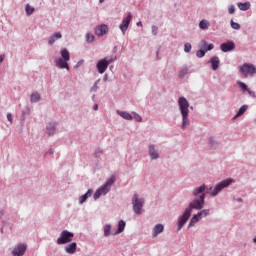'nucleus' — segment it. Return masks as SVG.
Returning a JSON list of instances; mask_svg holds the SVG:
<instances>
[{"instance_id": "obj_1", "label": "nucleus", "mask_w": 256, "mask_h": 256, "mask_svg": "<svg viewBox=\"0 0 256 256\" xmlns=\"http://www.w3.org/2000/svg\"><path fill=\"white\" fill-rule=\"evenodd\" d=\"M204 205H205V194L202 193L200 195L199 199H196L190 203L189 207L186 208L182 217L179 218L178 231H181V229H183V226L185 225V223H187V221H189V217H191L192 209L200 210V209H203Z\"/></svg>"}, {"instance_id": "obj_2", "label": "nucleus", "mask_w": 256, "mask_h": 256, "mask_svg": "<svg viewBox=\"0 0 256 256\" xmlns=\"http://www.w3.org/2000/svg\"><path fill=\"white\" fill-rule=\"evenodd\" d=\"M178 105L182 115V129H185L189 125V101L185 97H180Z\"/></svg>"}, {"instance_id": "obj_3", "label": "nucleus", "mask_w": 256, "mask_h": 256, "mask_svg": "<svg viewBox=\"0 0 256 256\" xmlns=\"http://www.w3.org/2000/svg\"><path fill=\"white\" fill-rule=\"evenodd\" d=\"M60 55L62 58L55 59L56 67H58L59 69H67V71H69V63H67L71 59V54L69 53V50H67L66 48L62 49L60 51Z\"/></svg>"}, {"instance_id": "obj_4", "label": "nucleus", "mask_w": 256, "mask_h": 256, "mask_svg": "<svg viewBox=\"0 0 256 256\" xmlns=\"http://www.w3.org/2000/svg\"><path fill=\"white\" fill-rule=\"evenodd\" d=\"M115 183V176H111L104 185H102L94 194V199L97 200L101 195H105L108 191H111V185Z\"/></svg>"}, {"instance_id": "obj_5", "label": "nucleus", "mask_w": 256, "mask_h": 256, "mask_svg": "<svg viewBox=\"0 0 256 256\" xmlns=\"http://www.w3.org/2000/svg\"><path fill=\"white\" fill-rule=\"evenodd\" d=\"M231 183H233V179H231V178L224 180V181L218 183L215 187H210L208 193H210V195H212V197H215V196L219 195V193H221V191H223V189H225V187H229V185H231Z\"/></svg>"}, {"instance_id": "obj_6", "label": "nucleus", "mask_w": 256, "mask_h": 256, "mask_svg": "<svg viewBox=\"0 0 256 256\" xmlns=\"http://www.w3.org/2000/svg\"><path fill=\"white\" fill-rule=\"evenodd\" d=\"M145 203V200L143 198H139L138 194H134L132 198V205H133V211L137 215H141L143 213V204Z\"/></svg>"}, {"instance_id": "obj_7", "label": "nucleus", "mask_w": 256, "mask_h": 256, "mask_svg": "<svg viewBox=\"0 0 256 256\" xmlns=\"http://www.w3.org/2000/svg\"><path fill=\"white\" fill-rule=\"evenodd\" d=\"M73 237H75V234L73 232L64 230L61 232L60 237L57 239V244L65 245L67 243H71V241H73Z\"/></svg>"}, {"instance_id": "obj_8", "label": "nucleus", "mask_w": 256, "mask_h": 256, "mask_svg": "<svg viewBox=\"0 0 256 256\" xmlns=\"http://www.w3.org/2000/svg\"><path fill=\"white\" fill-rule=\"evenodd\" d=\"M115 59L117 58H103L100 61H98L97 63L98 73L103 75V73L107 71V68L109 67V65H111V63H113V61H115Z\"/></svg>"}, {"instance_id": "obj_9", "label": "nucleus", "mask_w": 256, "mask_h": 256, "mask_svg": "<svg viewBox=\"0 0 256 256\" xmlns=\"http://www.w3.org/2000/svg\"><path fill=\"white\" fill-rule=\"evenodd\" d=\"M240 72L244 77H253L256 73V68L253 64L244 63L242 66H240Z\"/></svg>"}, {"instance_id": "obj_10", "label": "nucleus", "mask_w": 256, "mask_h": 256, "mask_svg": "<svg viewBox=\"0 0 256 256\" xmlns=\"http://www.w3.org/2000/svg\"><path fill=\"white\" fill-rule=\"evenodd\" d=\"M133 19V16H131V13H128V16L123 18L119 29L122 31L123 35L127 32V29H129V25L131 24V21Z\"/></svg>"}, {"instance_id": "obj_11", "label": "nucleus", "mask_w": 256, "mask_h": 256, "mask_svg": "<svg viewBox=\"0 0 256 256\" xmlns=\"http://www.w3.org/2000/svg\"><path fill=\"white\" fill-rule=\"evenodd\" d=\"M27 251V244H18L12 251L13 256H23Z\"/></svg>"}, {"instance_id": "obj_12", "label": "nucleus", "mask_w": 256, "mask_h": 256, "mask_svg": "<svg viewBox=\"0 0 256 256\" xmlns=\"http://www.w3.org/2000/svg\"><path fill=\"white\" fill-rule=\"evenodd\" d=\"M109 28L107 25L103 24L95 28V35L98 37H103V35H107Z\"/></svg>"}, {"instance_id": "obj_13", "label": "nucleus", "mask_w": 256, "mask_h": 256, "mask_svg": "<svg viewBox=\"0 0 256 256\" xmlns=\"http://www.w3.org/2000/svg\"><path fill=\"white\" fill-rule=\"evenodd\" d=\"M220 49L221 51H223V53H227L229 51H233V49H235V43L232 41L226 42V43H222L220 45Z\"/></svg>"}, {"instance_id": "obj_14", "label": "nucleus", "mask_w": 256, "mask_h": 256, "mask_svg": "<svg viewBox=\"0 0 256 256\" xmlns=\"http://www.w3.org/2000/svg\"><path fill=\"white\" fill-rule=\"evenodd\" d=\"M199 49H202L204 51H213V49H215V45L213 44H208L205 40H202L200 43H199Z\"/></svg>"}, {"instance_id": "obj_15", "label": "nucleus", "mask_w": 256, "mask_h": 256, "mask_svg": "<svg viewBox=\"0 0 256 256\" xmlns=\"http://www.w3.org/2000/svg\"><path fill=\"white\" fill-rule=\"evenodd\" d=\"M163 231H165V226H163V224L155 225L153 228V237H157V235H160Z\"/></svg>"}, {"instance_id": "obj_16", "label": "nucleus", "mask_w": 256, "mask_h": 256, "mask_svg": "<svg viewBox=\"0 0 256 256\" xmlns=\"http://www.w3.org/2000/svg\"><path fill=\"white\" fill-rule=\"evenodd\" d=\"M210 63L212 65L213 71H217V69H219V64L221 63V61L219 60V57L214 56L210 59Z\"/></svg>"}, {"instance_id": "obj_17", "label": "nucleus", "mask_w": 256, "mask_h": 256, "mask_svg": "<svg viewBox=\"0 0 256 256\" xmlns=\"http://www.w3.org/2000/svg\"><path fill=\"white\" fill-rule=\"evenodd\" d=\"M66 253H69L70 255H73L75 251H77V243L72 242L71 244L65 246Z\"/></svg>"}, {"instance_id": "obj_18", "label": "nucleus", "mask_w": 256, "mask_h": 256, "mask_svg": "<svg viewBox=\"0 0 256 256\" xmlns=\"http://www.w3.org/2000/svg\"><path fill=\"white\" fill-rule=\"evenodd\" d=\"M91 195H93V190L89 189L87 191V193H85L84 195H82L79 199V203L80 205H83V203H85L87 201V199H89V197H91Z\"/></svg>"}, {"instance_id": "obj_19", "label": "nucleus", "mask_w": 256, "mask_h": 256, "mask_svg": "<svg viewBox=\"0 0 256 256\" xmlns=\"http://www.w3.org/2000/svg\"><path fill=\"white\" fill-rule=\"evenodd\" d=\"M237 7L240 9V11H249V9L251 8V3H249V2H244V3L239 2L237 4Z\"/></svg>"}, {"instance_id": "obj_20", "label": "nucleus", "mask_w": 256, "mask_h": 256, "mask_svg": "<svg viewBox=\"0 0 256 256\" xmlns=\"http://www.w3.org/2000/svg\"><path fill=\"white\" fill-rule=\"evenodd\" d=\"M63 36L60 34V32L54 33L48 40L49 45H53L57 41V39H61Z\"/></svg>"}, {"instance_id": "obj_21", "label": "nucleus", "mask_w": 256, "mask_h": 256, "mask_svg": "<svg viewBox=\"0 0 256 256\" xmlns=\"http://www.w3.org/2000/svg\"><path fill=\"white\" fill-rule=\"evenodd\" d=\"M118 115L122 117V119H126V121H133V116L128 112L117 111Z\"/></svg>"}, {"instance_id": "obj_22", "label": "nucleus", "mask_w": 256, "mask_h": 256, "mask_svg": "<svg viewBox=\"0 0 256 256\" xmlns=\"http://www.w3.org/2000/svg\"><path fill=\"white\" fill-rule=\"evenodd\" d=\"M149 155L151 159H159V153L155 151V146H149Z\"/></svg>"}, {"instance_id": "obj_23", "label": "nucleus", "mask_w": 256, "mask_h": 256, "mask_svg": "<svg viewBox=\"0 0 256 256\" xmlns=\"http://www.w3.org/2000/svg\"><path fill=\"white\" fill-rule=\"evenodd\" d=\"M247 109H249V106L247 105H243L239 111L237 112V114L234 116V119H237V117H241V115H243V113H245V111H247Z\"/></svg>"}, {"instance_id": "obj_24", "label": "nucleus", "mask_w": 256, "mask_h": 256, "mask_svg": "<svg viewBox=\"0 0 256 256\" xmlns=\"http://www.w3.org/2000/svg\"><path fill=\"white\" fill-rule=\"evenodd\" d=\"M199 219H201V217L199 216V214H195V215L192 217V219H191V221H190L188 227H193V226H195V223H198Z\"/></svg>"}, {"instance_id": "obj_25", "label": "nucleus", "mask_w": 256, "mask_h": 256, "mask_svg": "<svg viewBox=\"0 0 256 256\" xmlns=\"http://www.w3.org/2000/svg\"><path fill=\"white\" fill-rule=\"evenodd\" d=\"M199 27L200 29H209V21L207 20H201L200 23H199Z\"/></svg>"}, {"instance_id": "obj_26", "label": "nucleus", "mask_w": 256, "mask_h": 256, "mask_svg": "<svg viewBox=\"0 0 256 256\" xmlns=\"http://www.w3.org/2000/svg\"><path fill=\"white\" fill-rule=\"evenodd\" d=\"M123 231H125V221L120 220L118 223L117 233H123Z\"/></svg>"}, {"instance_id": "obj_27", "label": "nucleus", "mask_w": 256, "mask_h": 256, "mask_svg": "<svg viewBox=\"0 0 256 256\" xmlns=\"http://www.w3.org/2000/svg\"><path fill=\"white\" fill-rule=\"evenodd\" d=\"M40 99L41 95H39V93H33L30 98L32 103H37V101H39Z\"/></svg>"}, {"instance_id": "obj_28", "label": "nucleus", "mask_w": 256, "mask_h": 256, "mask_svg": "<svg viewBox=\"0 0 256 256\" xmlns=\"http://www.w3.org/2000/svg\"><path fill=\"white\" fill-rule=\"evenodd\" d=\"M109 235H111V225L106 224L104 226V237H109Z\"/></svg>"}, {"instance_id": "obj_29", "label": "nucleus", "mask_w": 256, "mask_h": 256, "mask_svg": "<svg viewBox=\"0 0 256 256\" xmlns=\"http://www.w3.org/2000/svg\"><path fill=\"white\" fill-rule=\"evenodd\" d=\"M47 133H48V135H54V133H55V124H49L47 126Z\"/></svg>"}, {"instance_id": "obj_30", "label": "nucleus", "mask_w": 256, "mask_h": 256, "mask_svg": "<svg viewBox=\"0 0 256 256\" xmlns=\"http://www.w3.org/2000/svg\"><path fill=\"white\" fill-rule=\"evenodd\" d=\"M26 13H27V15H33V13H35V8L32 7L31 5L27 4L26 5Z\"/></svg>"}, {"instance_id": "obj_31", "label": "nucleus", "mask_w": 256, "mask_h": 256, "mask_svg": "<svg viewBox=\"0 0 256 256\" xmlns=\"http://www.w3.org/2000/svg\"><path fill=\"white\" fill-rule=\"evenodd\" d=\"M203 191H205V185H202V186L196 188L193 191V195H199L200 193H203Z\"/></svg>"}, {"instance_id": "obj_32", "label": "nucleus", "mask_w": 256, "mask_h": 256, "mask_svg": "<svg viewBox=\"0 0 256 256\" xmlns=\"http://www.w3.org/2000/svg\"><path fill=\"white\" fill-rule=\"evenodd\" d=\"M205 53H207L205 50L199 48V50L196 52V57L201 59V57H205Z\"/></svg>"}, {"instance_id": "obj_33", "label": "nucleus", "mask_w": 256, "mask_h": 256, "mask_svg": "<svg viewBox=\"0 0 256 256\" xmlns=\"http://www.w3.org/2000/svg\"><path fill=\"white\" fill-rule=\"evenodd\" d=\"M238 85H239L240 89L243 91V93H245V91L249 90V87H247V84H245L244 82H238Z\"/></svg>"}, {"instance_id": "obj_34", "label": "nucleus", "mask_w": 256, "mask_h": 256, "mask_svg": "<svg viewBox=\"0 0 256 256\" xmlns=\"http://www.w3.org/2000/svg\"><path fill=\"white\" fill-rule=\"evenodd\" d=\"M231 27H232V29H235L236 31H239V29H241V25L237 22H234L233 20H231Z\"/></svg>"}, {"instance_id": "obj_35", "label": "nucleus", "mask_w": 256, "mask_h": 256, "mask_svg": "<svg viewBox=\"0 0 256 256\" xmlns=\"http://www.w3.org/2000/svg\"><path fill=\"white\" fill-rule=\"evenodd\" d=\"M187 73H189V70L187 68H182L179 72V77L181 79H183V77H185V75H187Z\"/></svg>"}, {"instance_id": "obj_36", "label": "nucleus", "mask_w": 256, "mask_h": 256, "mask_svg": "<svg viewBox=\"0 0 256 256\" xmlns=\"http://www.w3.org/2000/svg\"><path fill=\"white\" fill-rule=\"evenodd\" d=\"M86 41L88 43H93L95 41V36L93 34H87L86 35Z\"/></svg>"}, {"instance_id": "obj_37", "label": "nucleus", "mask_w": 256, "mask_h": 256, "mask_svg": "<svg viewBox=\"0 0 256 256\" xmlns=\"http://www.w3.org/2000/svg\"><path fill=\"white\" fill-rule=\"evenodd\" d=\"M191 49H192L191 43H186V44L184 45V51H185V53H191Z\"/></svg>"}, {"instance_id": "obj_38", "label": "nucleus", "mask_w": 256, "mask_h": 256, "mask_svg": "<svg viewBox=\"0 0 256 256\" xmlns=\"http://www.w3.org/2000/svg\"><path fill=\"white\" fill-rule=\"evenodd\" d=\"M197 214L200 218L207 217V215H209V210H202L201 212H198Z\"/></svg>"}, {"instance_id": "obj_39", "label": "nucleus", "mask_w": 256, "mask_h": 256, "mask_svg": "<svg viewBox=\"0 0 256 256\" xmlns=\"http://www.w3.org/2000/svg\"><path fill=\"white\" fill-rule=\"evenodd\" d=\"M133 115H134L135 121H137L138 123H141V121H143V118H141L139 114L133 112Z\"/></svg>"}, {"instance_id": "obj_40", "label": "nucleus", "mask_w": 256, "mask_h": 256, "mask_svg": "<svg viewBox=\"0 0 256 256\" xmlns=\"http://www.w3.org/2000/svg\"><path fill=\"white\" fill-rule=\"evenodd\" d=\"M209 143L211 147H215V145H217V141L213 137L209 138Z\"/></svg>"}, {"instance_id": "obj_41", "label": "nucleus", "mask_w": 256, "mask_h": 256, "mask_svg": "<svg viewBox=\"0 0 256 256\" xmlns=\"http://www.w3.org/2000/svg\"><path fill=\"white\" fill-rule=\"evenodd\" d=\"M228 12L230 13V15H233V13H235V6L234 5L229 6Z\"/></svg>"}, {"instance_id": "obj_42", "label": "nucleus", "mask_w": 256, "mask_h": 256, "mask_svg": "<svg viewBox=\"0 0 256 256\" xmlns=\"http://www.w3.org/2000/svg\"><path fill=\"white\" fill-rule=\"evenodd\" d=\"M157 31H159V28L157 26H152L153 35H157Z\"/></svg>"}, {"instance_id": "obj_43", "label": "nucleus", "mask_w": 256, "mask_h": 256, "mask_svg": "<svg viewBox=\"0 0 256 256\" xmlns=\"http://www.w3.org/2000/svg\"><path fill=\"white\" fill-rule=\"evenodd\" d=\"M247 93H249L250 97H256L255 92L251 91V89H248Z\"/></svg>"}, {"instance_id": "obj_44", "label": "nucleus", "mask_w": 256, "mask_h": 256, "mask_svg": "<svg viewBox=\"0 0 256 256\" xmlns=\"http://www.w3.org/2000/svg\"><path fill=\"white\" fill-rule=\"evenodd\" d=\"M7 119L10 121V123H13V115L7 114Z\"/></svg>"}, {"instance_id": "obj_45", "label": "nucleus", "mask_w": 256, "mask_h": 256, "mask_svg": "<svg viewBox=\"0 0 256 256\" xmlns=\"http://www.w3.org/2000/svg\"><path fill=\"white\" fill-rule=\"evenodd\" d=\"M93 109H94V111H97L99 109V105L95 104Z\"/></svg>"}, {"instance_id": "obj_46", "label": "nucleus", "mask_w": 256, "mask_h": 256, "mask_svg": "<svg viewBox=\"0 0 256 256\" xmlns=\"http://www.w3.org/2000/svg\"><path fill=\"white\" fill-rule=\"evenodd\" d=\"M137 26H138V27H143V23L138 22V23H137Z\"/></svg>"}, {"instance_id": "obj_47", "label": "nucleus", "mask_w": 256, "mask_h": 256, "mask_svg": "<svg viewBox=\"0 0 256 256\" xmlns=\"http://www.w3.org/2000/svg\"><path fill=\"white\" fill-rule=\"evenodd\" d=\"M4 59L5 58L3 56H0V63H3Z\"/></svg>"}, {"instance_id": "obj_48", "label": "nucleus", "mask_w": 256, "mask_h": 256, "mask_svg": "<svg viewBox=\"0 0 256 256\" xmlns=\"http://www.w3.org/2000/svg\"><path fill=\"white\" fill-rule=\"evenodd\" d=\"M100 1V3H105V0H99Z\"/></svg>"}, {"instance_id": "obj_49", "label": "nucleus", "mask_w": 256, "mask_h": 256, "mask_svg": "<svg viewBox=\"0 0 256 256\" xmlns=\"http://www.w3.org/2000/svg\"><path fill=\"white\" fill-rule=\"evenodd\" d=\"M253 242L256 243V237L253 239Z\"/></svg>"}, {"instance_id": "obj_50", "label": "nucleus", "mask_w": 256, "mask_h": 256, "mask_svg": "<svg viewBox=\"0 0 256 256\" xmlns=\"http://www.w3.org/2000/svg\"><path fill=\"white\" fill-rule=\"evenodd\" d=\"M239 201H243L242 199H239Z\"/></svg>"}]
</instances>
